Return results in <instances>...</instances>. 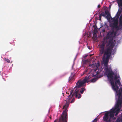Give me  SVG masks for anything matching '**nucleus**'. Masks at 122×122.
I'll use <instances>...</instances> for the list:
<instances>
[{"instance_id":"obj_1","label":"nucleus","mask_w":122,"mask_h":122,"mask_svg":"<svg viewBox=\"0 0 122 122\" xmlns=\"http://www.w3.org/2000/svg\"><path fill=\"white\" fill-rule=\"evenodd\" d=\"M111 52H105L102 62V63L105 66L103 73L107 76L108 80L110 81L112 89L116 93V97L117 100L115 106L106 114L104 117L105 120L108 119L110 120L113 116L114 113H115V115H117L121 107L122 106V87H120L118 90V87L117 86L118 84L119 85L121 84L119 81V76L117 73H113L110 66L107 65Z\"/></svg>"},{"instance_id":"obj_2","label":"nucleus","mask_w":122,"mask_h":122,"mask_svg":"<svg viewBox=\"0 0 122 122\" xmlns=\"http://www.w3.org/2000/svg\"><path fill=\"white\" fill-rule=\"evenodd\" d=\"M99 63H98L97 64L96 63L95 64H93L90 65L89 67L91 68V73L92 74V75L91 76H89L88 77H86L83 80H79L77 83L76 86V89L74 93L76 95V97L79 98L81 97V95L78 93L79 89L78 88L83 86L85 83H86L87 81L92 77V76H96L102 70L101 69H99L98 71H97L98 68H99Z\"/></svg>"},{"instance_id":"obj_3","label":"nucleus","mask_w":122,"mask_h":122,"mask_svg":"<svg viewBox=\"0 0 122 122\" xmlns=\"http://www.w3.org/2000/svg\"><path fill=\"white\" fill-rule=\"evenodd\" d=\"M72 91L71 92L68 98V101H67L65 105L63 106V109H64V110L62 113V115L61 116L60 118V119L62 120L63 121V122H67L66 119L67 117H66V116L67 115L66 113V108L68 107L69 104V103H68L69 101L70 100V99L72 97L73 95H71L72 94Z\"/></svg>"},{"instance_id":"obj_4","label":"nucleus","mask_w":122,"mask_h":122,"mask_svg":"<svg viewBox=\"0 0 122 122\" xmlns=\"http://www.w3.org/2000/svg\"><path fill=\"white\" fill-rule=\"evenodd\" d=\"M118 18H117L116 19H115V18L112 19V20L113 21L112 23H113L112 26L114 28H117V25L118 24Z\"/></svg>"},{"instance_id":"obj_5","label":"nucleus","mask_w":122,"mask_h":122,"mask_svg":"<svg viewBox=\"0 0 122 122\" xmlns=\"http://www.w3.org/2000/svg\"><path fill=\"white\" fill-rule=\"evenodd\" d=\"M108 111H107L106 112H105V115H104V117H103V120L104 121V122H113L114 121H112V119H114V115H115V113H114L113 116L112 117H111V119H110V120H109V119H107L106 120H104V117H105L106 114V113H107V112Z\"/></svg>"},{"instance_id":"obj_6","label":"nucleus","mask_w":122,"mask_h":122,"mask_svg":"<svg viewBox=\"0 0 122 122\" xmlns=\"http://www.w3.org/2000/svg\"><path fill=\"white\" fill-rule=\"evenodd\" d=\"M116 35L115 33L113 32L112 33H109L108 34V35L109 36L111 37H112Z\"/></svg>"},{"instance_id":"obj_7","label":"nucleus","mask_w":122,"mask_h":122,"mask_svg":"<svg viewBox=\"0 0 122 122\" xmlns=\"http://www.w3.org/2000/svg\"><path fill=\"white\" fill-rule=\"evenodd\" d=\"M105 14L107 15V16L106 17L108 19L109 18H110V15L108 12L107 11H106L105 12Z\"/></svg>"},{"instance_id":"obj_8","label":"nucleus","mask_w":122,"mask_h":122,"mask_svg":"<svg viewBox=\"0 0 122 122\" xmlns=\"http://www.w3.org/2000/svg\"><path fill=\"white\" fill-rule=\"evenodd\" d=\"M122 121V116L118 117L117 120V122H121Z\"/></svg>"},{"instance_id":"obj_9","label":"nucleus","mask_w":122,"mask_h":122,"mask_svg":"<svg viewBox=\"0 0 122 122\" xmlns=\"http://www.w3.org/2000/svg\"><path fill=\"white\" fill-rule=\"evenodd\" d=\"M117 2L119 5L122 6V0H118Z\"/></svg>"},{"instance_id":"obj_10","label":"nucleus","mask_w":122,"mask_h":122,"mask_svg":"<svg viewBox=\"0 0 122 122\" xmlns=\"http://www.w3.org/2000/svg\"><path fill=\"white\" fill-rule=\"evenodd\" d=\"M93 36L94 37H96V33H97V31H96L95 32V31H93Z\"/></svg>"},{"instance_id":"obj_11","label":"nucleus","mask_w":122,"mask_h":122,"mask_svg":"<svg viewBox=\"0 0 122 122\" xmlns=\"http://www.w3.org/2000/svg\"><path fill=\"white\" fill-rule=\"evenodd\" d=\"M85 90V89L84 88H82L81 89V90L80 91V92L81 94L83 93Z\"/></svg>"},{"instance_id":"obj_12","label":"nucleus","mask_w":122,"mask_h":122,"mask_svg":"<svg viewBox=\"0 0 122 122\" xmlns=\"http://www.w3.org/2000/svg\"><path fill=\"white\" fill-rule=\"evenodd\" d=\"M97 80L96 78H94L91 81L92 82H94L96 81Z\"/></svg>"},{"instance_id":"obj_13","label":"nucleus","mask_w":122,"mask_h":122,"mask_svg":"<svg viewBox=\"0 0 122 122\" xmlns=\"http://www.w3.org/2000/svg\"><path fill=\"white\" fill-rule=\"evenodd\" d=\"M97 118H95L93 121L92 122H97Z\"/></svg>"},{"instance_id":"obj_14","label":"nucleus","mask_w":122,"mask_h":122,"mask_svg":"<svg viewBox=\"0 0 122 122\" xmlns=\"http://www.w3.org/2000/svg\"><path fill=\"white\" fill-rule=\"evenodd\" d=\"M5 60L6 61H7L8 63H9L10 62V60L8 59H6Z\"/></svg>"},{"instance_id":"obj_15","label":"nucleus","mask_w":122,"mask_h":122,"mask_svg":"<svg viewBox=\"0 0 122 122\" xmlns=\"http://www.w3.org/2000/svg\"><path fill=\"white\" fill-rule=\"evenodd\" d=\"M120 25L122 27V22L121 21H120Z\"/></svg>"},{"instance_id":"obj_16","label":"nucleus","mask_w":122,"mask_h":122,"mask_svg":"<svg viewBox=\"0 0 122 122\" xmlns=\"http://www.w3.org/2000/svg\"><path fill=\"white\" fill-rule=\"evenodd\" d=\"M95 31V32L96 31H97V29L96 28H95L94 30V31Z\"/></svg>"},{"instance_id":"obj_17","label":"nucleus","mask_w":122,"mask_h":122,"mask_svg":"<svg viewBox=\"0 0 122 122\" xmlns=\"http://www.w3.org/2000/svg\"><path fill=\"white\" fill-rule=\"evenodd\" d=\"M74 101V99H73L71 101V103H72V102H73Z\"/></svg>"},{"instance_id":"obj_18","label":"nucleus","mask_w":122,"mask_h":122,"mask_svg":"<svg viewBox=\"0 0 122 122\" xmlns=\"http://www.w3.org/2000/svg\"><path fill=\"white\" fill-rule=\"evenodd\" d=\"M101 15L102 16H104V14H102Z\"/></svg>"},{"instance_id":"obj_19","label":"nucleus","mask_w":122,"mask_h":122,"mask_svg":"<svg viewBox=\"0 0 122 122\" xmlns=\"http://www.w3.org/2000/svg\"><path fill=\"white\" fill-rule=\"evenodd\" d=\"M100 7V5H98V8H99Z\"/></svg>"},{"instance_id":"obj_20","label":"nucleus","mask_w":122,"mask_h":122,"mask_svg":"<svg viewBox=\"0 0 122 122\" xmlns=\"http://www.w3.org/2000/svg\"><path fill=\"white\" fill-rule=\"evenodd\" d=\"M54 122H57L55 120V121H54Z\"/></svg>"},{"instance_id":"obj_21","label":"nucleus","mask_w":122,"mask_h":122,"mask_svg":"<svg viewBox=\"0 0 122 122\" xmlns=\"http://www.w3.org/2000/svg\"><path fill=\"white\" fill-rule=\"evenodd\" d=\"M121 16H120V19H121Z\"/></svg>"},{"instance_id":"obj_22","label":"nucleus","mask_w":122,"mask_h":122,"mask_svg":"<svg viewBox=\"0 0 122 122\" xmlns=\"http://www.w3.org/2000/svg\"><path fill=\"white\" fill-rule=\"evenodd\" d=\"M121 86H122V85H121Z\"/></svg>"}]
</instances>
